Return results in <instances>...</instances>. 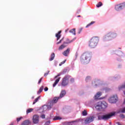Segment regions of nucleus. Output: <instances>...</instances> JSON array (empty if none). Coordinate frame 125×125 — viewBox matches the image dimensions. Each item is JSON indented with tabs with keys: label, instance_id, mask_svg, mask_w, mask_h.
I'll return each mask as SVG.
<instances>
[{
	"label": "nucleus",
	"instance_id": "nucleus-1",
	"mask_svg": "<svg viewBox=\"0 0 125 125\" xmlns=\"http://www.w3.org/2000/svg\"><path fill=\"white\" fill-rule=\"evenodd\" d=\"M118 37V33L115 31L107 32L103 38V42H110Z\"/></svg>",
	"mask_w": 125,
	"mask_h": 125
},
{
	"label": "nucleus",
	"instance_id": "nucleus-2",
	"mask_svg": "<svg viewBox=\"0 0 125 125\" xmlns=\"http://www.w3.org/2000/svg\"><path fill=\"white\" fill-rule=\"evenodd\" d=\"M91 58V52H85L81 57V61L83 64H88Z\"/></svg>",
	"mask_w": 125,
	"mask_h": 125
},
{
	"label": "nucleus",
	"instance_id": "nucleus-3",
	"mask_svg": "<svg viewBox=\"0 0 125 125\" xmlns=\"http://www.w3.org/2000/svg\"><path fill=\"white\" fill-rule=\"evenodd\" d=\"M99 42V37L97 36L93 37L90 39L88 42V46L90 48H94L97 46Z\"/></svg>",
	"mask_w": 125,
	"mask_h": 125
},
{
	"label": "nucleus",
	"instance_id": "nucleus-4",
	"mask_svg": "<svg viewBox=\"0 0 125 125\" xmlns=\"http://www.w3.org/2000/svg\"><path fill=\"white\" fill-rule=\"evenodd\" d=\"M108 107V104L105 102H99L96 104L95 108L98 111H103Z\"/></svg>",
	"mask_w": 125,
	"mask_h": 125
},
{
	"label": "nucleus",
	"instance_id": "nucleus-5",
	"mask_svg": "<svg viewBox=\"0 0 125 125\" xmlns=\"http://www.w3.org/2000/svg\"><path fill=\"white\" fill-rule=\"evenodd\" d=\"M92 85L94 88H96L104 86V85H105V83L100 80H96L92 83Z\"/></svg>",
	"mask_w": 125,
	"mask_h": 125
},
{
	"label": "nucleus",
	"instance_id": "nucleus-6",
	"mask_svg": "<svg viewBox=\"0 0 125 125\" xmlns=\"http://www.w3.org/2000/svg\"><path fill=\"white\" fill-rule=\"evenodd\" d=\"M115 112L111 113L109 114H106L104 115H99L98 116V119L99 120H104V121H106V120H108V119H110L111 117H113V116H115Z\"/></svg>",
	"mask_w": 125,
	"mask_h": 125
},
{
	"label": "nucleus",
	"instance_id": "nucleus-7",
	"mask_svg": "<svg viewBox=\"0 0 125 125\" xmlns=\"http://www.w3.org/2000/svg\"><path fill=\"white\" fill-rule=\"evenodd\" d=\"M69 80H70V76H64L62 80V86H67L69 84Z\"/></svg>",
	"mask_w": 125,
	"mask_h": 125
},
{
	"label": "nucleus",
	"instance_id": "nucleus-8",
	"mask_svg": "<svg viewBox=\"0 0 125 125\" xmlns=\"http://www.w3.org/2000/svg\"><path fill=\"white\" fill-rule=\"evenodd\" d=\"M125 8V2L115 5L114 9L116 11H121Z\"/></svg>",
	"mask_w": 125,
	"mask_h": 125
},
{
	"label": "nucleus",
	"instance_id": "nucleus-9",
	"mask_svg": "<svg viewBox=\"0 0 125 125\" xmlns=\"http://www.w3.org/2000/svg\"><path fill=\"white\" fill-rule=\"evenodd\" d=\"M118 96L115 94L111 96L108 99V101L109 103H111L112 104L116 103L118 101Z\"/></svg>",
	"mask_w": 125,
	"mask_h": 125
},
{
	"label": "nucleus",
	"instance_id": "nucleus-10",
	"mask_svg": "<svg viewBox=\"0 0 125 125\" xmlns=\"http://www.w3.org/2000/svg\"><path fill=\"white\" fill-rule=\"evenodd\" d=\"M93 120H94V117L93 116H90L89 117H87L86 119H84V124L85 125L87 124H90L92 122H93Z\"/></svg>",
	"mask_w": 125,
	"mask_h": 125
},
{
	"label": "nucleus",
	"instance_id": "nucleus-11",
	"mask_svg": "<svg viewBox=\"0 0 125 125\" xmlns=\"http://www.w3.org/2000/svg\"><path fill=\"white\" fill-rule=\"evenodd\" d=\"M111 54L112 55L116 54V55H118V56H119L120 57H122V56H123L124 55V53H123L120 50L112 51Z\"/></svg>",
	"mask_w": 125,
	"mask_h": 125
},
{
	"label": "nucleus",
	"instance_id": "nucleus-12",
	"mask_svg": "<svg viewBox=\"0 0 125 125\" xmlns=\"http://www.w3.org/2000/svg\"><path fill=\"white\" fill-rule=\"evenodd\" d=\"M102 95V92L98 91L97 92L94 96V99L95 100H100V99H102L100 98V96Z\"/></svg>",
	"mask_w": 125,
	"mask_h": 125
},
{
	"label": "nucleus",
	"instance_id": "nucleus-13",
	"mask_svg": "<svg viewBox=\"0 0 125 125\" xmlns=\"http://www.w3.org/2000/svg\"><path fill=\"white\" fill-rule=\"evenodd\" d=\"M51 109V106L44 105L41 108V110H43L42 112H45V111H48Z\"/></svg>",
	"mask_w": 125,
	"mask_h": 125
},
{
	"label": "nucleus",
	"instance_id": "nucleus-14",
	"mask_svg": "<svg viewBox=\"0 0 125 125\" xmlns=\"http://www.w3.org/2000/svg\"><path fill=\"white\" fill-rule=\"evenodd\" d=\"M39 115H35L33 117V122L34 124H39Z\"/></svg>",
	"mask_w": 125,
	"mask_h": 125
},
{
	"label": "nucleus",
	"instance_id": "nucleus-15",
	"mask_svg": "<svg viewBox=\"0 0 125 125\" xmlns=\"http://www.w3.org/2000/svg\"><path fill=\"white\" fill-rule=\"evenodd\" d=\"M70 48H68L66 50H65L63 53L62 54L63 55H64V56H68V55L69 54V53H70Z\"/></svg>",
	"mask_w": 125,
	"mask_h": 125
},
{
	"label": "nucleus",
	"instance_id": "nucleus-16",
	"mask_svg": "<svg viewBox=\"0 0 125 125\" xmlns=\"http://www.w3.org/2000/svg\"><path fill=\"white\" fill-rule=\"evenodd\" d=\"M67 72V69H64L62 72H60L59 74H58L55 77V79H57L58 77H60L61 75H64V74L66 73Z\"/></svg>",
	"mask_w": 125,
	"mask_h": 125
},
{
	"label": "nucleus",
	"instance_id": "nucleus-17",
	"mask_svg": "<svg viewBox=\"0 0 125 125\" xmlns=\"http://www.w3.org/2000/svg\"><path fill=\"white\" fill-rule=\"evenodd\" d=\"M65 95L66 91L65 90L62 91L59 97L60 99H61V98L64 97V96H65Z\"/></svg>",
	"mask_w": 125,
	"mask_h": 125
},
{
	"label": "nucleus",
	"instance_id": "nucleus-18",
	"mask_svg": "<svg viewBox=\"0 0 125 125\" xmlns=\"http://www.w3.org/2000/svg\"><path fill=\"white\" fill-rule=\"evenodd\" d=\"M59 99H60V98H59V97H55L53 99L52 102V103H57V102L58 101V100H59Z\"/></svg>",
	"mask_w": 125,
	"mask_h": 125
},
{
	"label": "nucleus",
	"instance_id": "nucleus-19",
	"mask_svg": "<svg viewBox=\"0 0 125 125\" xmlns=\"http://www.w3.org/2000/svg\"><path fill=\"white\" fill-rule=\"evenodd\" d=\"M62 31H60L58 32L57 34H56V37L57 38V41H58L60 38H61V35H60L62 33Z\"/></svg>",
	"mask_w": 125,
	"mask_h": 125
},
{
	"label": "nucleus",
	"instance_id": "nucleus-20",
	"mask_svg": "<svg viewBox=\"0 0 125 125\" xmlns=\"http://www.w3.org/2000/svg\"><path fill=\"white\" fill-rule=\"evenodd\" d=\"M75 41V39H72L71 41H70L68 39H66V42H64V44H66L67 43H71V42H73Z\"/></svg>",
	"mask_w": 125,
	"mask_h": 125
},
{
	"label": "nucleus",
	"instance_id": "nucleus-21",
	"mask_svg": "<svg viewBox=\"0 0 125 125\" xmlns=\"http://www.w3.org/2000/svg\"><path fill=\"white\" fill-rule=\"evenodd\" d=\"M66 47V45L65 44H64V42L59 47V50H62V49H64Z\"/></svg>",
	"mask_w": 125,
	"mask_h": 125
},
{
	"label": "nucleus",
	"instance_id": "nucleus-22",
	"mask_svg": "<svg viewBox=\"0 0 125 125\" xmlns=\"http://www.w3.org/2000/svg\"><path fill=\"white\" fill-rule=\"evenodd\" d=\"M61 78H58L55 82L53 84V87H55V86H56V84L59 83V81H60Z\"/></svg>",
	"mask_w": 125,
	"mask_h": 125
},
{
	"label": "nucleus",
	"instance_id": "nucleus-23",
	"mask_svg": "<svg viewBox=\"0 0 125 125\" xmlns=\"http://www.w3.org/2000/svg\"><path fill=\"white\" fill-rule=\"evenodd\" d=\"M69 33H71V34H72L73 35H74V36H75V35H76V29L73 28L72 29H71L69 31Z\"/></svg>",
	"mask_w": 125,
	"mask_h": 125
},
{
	"label": "nucleus",
	"instance_id": "nucleus-24",
	"mask_svg": "<svg viewBox=\"0 0 125 125\" xmlns=\"http://www.w3.org/2000/svg\"><path fill=\"white\" fill-rule=\"evenodd\" d=\"M53 121H57V120H62V118H61L60 116H55L54 118H53Z\"/></svg>",
	"mask_w": 125,
	"mask_h": 125
},
{
	"label": "nucleus",
	"instance_id": "nucleus-25",
	"mask_svg": "<svg viewBox=\"0 0 125 125\" xmlns=\"http://www.w3.org/2000/svg\"><path fill=\"white\" fill-rule=\"evenodd\" d=\"M29 122L28 120L24 121L21 124V125H29Z\"/></svg>",
	"mask_w": 125,
	"mask_h": 125
},
{
	"label": "nucleus",
	"instance_id": "nucleus-26",
	"mask_svg": "<svg viewBox=\"0 0 125 125\" xmlns=\"http://www.w3.org/2000/svg\"><path fill=\"white\" fill-rule=\"evenodd\" d=\"M55 57V54L54 53H52L51 55V58L50 59V61H52L54 58Z\"/></svg>",
	"mask_w": 125,
	"mask_h": 125
},
{
	"label": "nucleus",
	"instance_id": "nucleus-27",
	"mask_svg": "<svg viewBox=\"0 0 125 125\" xmlns=\"http://www.w3.org/2000/svg\"><path fill=\"white\" fill-rule=\"evenodd\" d=\"M119 79H121V76H120V75H117L113 77L112 80H119Z\"/></svg>",
	"mask_w": 125,
	"mask_h": 125
},
{
	"label": "nucleus",
	"instance_id": "nucleus-28",
	"mask_svg": "<svg viewBox=\"0 0 125 125\" xmlns=\"http://www.w3.org/2000/svg\"><path fill=\"white\" fill-rule=\"evenodd\" d=\"M94 23H95V22H94V21L91 22L90 23L88 24L86 26V28H88V27H90V26H91V25H93V24H94Z\"/></svg>",
	"mask_w": 125,
	"mask_h": 125
},
{
	"label": "nucleus",
	"instance_id": "nucleus-29",
	"mask_svg": "<svg viewBox=\"0 0 125 125\" xmlns=\"http://www.w3.org/2000/svg\"><path fill=\"white\" fill-rule=\"evenodd\" d=\"M118 113H125V107L119 110Z\"/></svg>",
	"mask_w": 125,
	"mask_h": 125
},
{
	"label": "nucleus",
	"instance_id": "nucleus-30",
	"mask_svg": "<svg viewBox=\"0 0 125 125\" xmlns=\"http://www.w3.org/2000/svg\"><path fill=\"white\" fill-rule=\"evenodd\" d=\"M90 80H91V77H90V76H86V78H85V81L86 82H89V81H90Z\"/></svg>",
	"mask_w": 125,
	"mask_h": 125
},
{
	"label": "nucleus",
	"instance_id": "nucleus-31",
	"mask_svg": "<svg viewBox=\"0 0 125 125\" xmlns=\"http://www.w3.org/2000/svg\"><path fill=\"white\" fill-rule=\"evenodd\" d=\"M39 99H40V97H37L35 100H34L33 104L34 105V104H36L38 101H39Z\"/></svg>",
	"mask_w": 125,
	"mask_h": 125
},
{
	"label": "nucleus",
	"instance_id": "nucleus-32",
	"mask_svg": "<svg viewBox=\"0 0 125 125\" xmlns=\"http://www.w3.org/2000/svg\"><path fill=\"white\" fill-rule=\"evenodd\" d=\"M33 108H29L28 109H27L26 113L27 114H29V113H31V112H33Z\"/></svg>",
	"mask_w": 125,
	"mask_h": 125
},
{
	"label": "nucleus",
	"instance_id": "nucleus-33",
	"mask_svg": "<svg viewBox=\"0 0 125 125\" xmlns=\"http://www.w3.org/2000/svg\"><path fill=\"white\" fill-rule=\"evenodd\" d=\"M82 115L83 116H86L87 115V112H86V110H84L82 112Z\"/></svg>",
	"mask_w": 125,
	"mask_h": 125
},
{
	"label": "nucleus",
	"instance_id": "nucleus-34",
	"mask_svg": "<svg viewBox=\"0 0 125 125\" xmlns=\"http://www.w3.org/2000/svg\"><path fill=\"white\" fill-rule=\"evenodd\" d=\"M102 2H99L97 5V7H100L101 6H102Z\"/></svg>",
	"mask_w": 125,
	"mask_h": 125
},
{
	"label": "nucleus",
	"instance_id": "nucleus-35",
	"mask_svg": "<svg viewBox=\"0 0 125 125\" xmlns=\"http://www.w3.org/2000/svg\"><path fill=\"white\" fill-rule=\"evenodd\" d=\"M104 89H105L106 92H108V91H111V88H105Z\"/></svg>",
	"mask_w": 125,
	"mask_h": 125
},
{
	"label": "nucleus",
	"instance_id": "nucleus-36",
	"mask_svg": "<svg viewBox=\"0 0 125 125\" xmlns=\"http://www.w3.org/2000/svg\"><path fill=\"white\" fill-rule=\"evenodd\" d=\"M65 62H66V60L63 61L62 62H61L59 64V66H62V65H63V64L65 63Z\"/></svg>",
	"mask_w": 125,
	"mask_h": 125
},
{
	"label": "nucleus",
	"instance_id": "nucleus-37",
	"mask_svg": "<svg viewBox=\"0 0 125 125\" xmlns=\"http://www.w3.org/2000/svg\"><path fill=\"white\" fill-rule=\"evenodd\" d=\"M22 119H23V117L18 118H17V122H20V121H21V120H22Z\"/></svg>",
	"mask_w": 125,
	"mask_h": 125
},
{
	"label": "nucleus",
	"instance_id": "nucleus-38",
	"mask_svg": "<svg viewBox=\"0 0 125 125\" xmlns=\"http://www.w3.org/2000/svg\"><path fill=\"white\" fill-rule=\"evenodd\" d=\"M50 125V121H48L45 123V125Z\"/></svg>",
	"mask_w": 125,
	"mask_h": 125
},
{
	"label": "nucleus",
	"instance_id": "nucleus-39",
	"mask_svg": "<svg viewBox=\"0 0 125 125\" xmlns=\"http://www.w3.org/2000/svg\"><path fill=\"white\" fill-rule=\"evenodd\" d=\"M62 41H63V39H61L59 42H57V44H59L60 43H61Z\"/></svg>",
	"mask_w": 125,
	"mask_h": 125
},
{
	"label": "nucleus",
	"instance_id": "nucleus-40",
	"mask_svg": "<svg viewBox=\"0 0 125 125\" xmlns=\"http://www.w3.org/2000/svg\"><path fill=\"white\" fill-rule=\"evenodd\" d=\"M48 74H49V71H48V72L47 73H45L44 75V77H46V76H47V75H48Z\"/></svg>",
	"mask_w": 125,
	"mask_h": 125
},
{
	"label": "nucleus",
	"instance_id": "nucleus-41",
	"mask_svg": "<svg viewBox=\"0 0 125 125\" xmlns=\"http://www.w3.org/2000/svg\"><path fill=\"white\" fill-rule=\"evenodd\" d=\"M120 118H121L122 119H124V118H125V115L121 114L120 115Z\"/></svg>",
	"mask_w": 125,
	"mask_h": 125
},
{
	"label": "nucleus",
	"instance_id": "nucleus-42",
	"mask_svg": "<svg viewBox=\"0 0 125 125\" xmlns=\"http://www.w3.org/2000/svg\"><path fill=\"white\" fill-rule=\"evenodd\" d=\"M82 31H83V28H81L79 29V32H78V34H81V32H82Z\"/></svg>",
	"mask_w": 125,
	"mask_h": 125
},
{
	"label": "nucleus",
	"instance_id": "nucleus-43",
	"mask_svg": "<svg viewBox=\"0 0 125 125\" xmlns=\"http://www.w3.org/2000/svg\"><path fill=\"white\" fill-rule=\"evenodd\" d=\"M41 118H42V119H44L45 118V115L44 114H42L41 115Z\"/></svg>",
	"mask_w": 125,
	"mask_h": 125
},
{
	"label": "nucleus",
	"instance_id": "nucleus-44",
	"mask_svg": "<svg viewBox=\"0 0 125 125\" xmlns=\"http://www.w3.org/2000/svg\"><path fill=\"white\" fill-rule=\"evenodd\" d=\"M74 81H75V79H74V78H71V79H70V82H71V83H74Z\"/></svg>",
	"mask_w": 125,
	"mask_h": 125
},
{
	"label": "nucleus",
	"instance_id": "nucleus-45",
	"mask_svg": "<svg viewBox=\"0 0 125 125\" xmlns=\"http://www.w3.org/2000/svg\"><path fill=\"white\" fill-rule=\"evenodd\" d=\"M40 90L42 91V90H43V86H42L40 88Z\"/></svg>",
	"mask_w": 125,
	"mask_h": 125
},
{
	"label": "nucleus",
	"instance_id": "nucleus-46",
	"mask_svg": "<svg viewBox=\"0 0 125 125\" xmlns=\"http://www.w3.org/2000/svg\"><path fill=\"white\" fill-rule=\"evenodd\" d=\"M42 91L39 89V90L38 92V94H40V93H41L42 92Z\"/></svg>",
	"mask_w": 125,
	"mask_h": 125
},
{
	"label": "nucleus",
	"instance_id": "nucleus-47",
	"mask_svg": "<svg viewBox=\"0 0 125 125\" xmlns=\"http://www.w3.org/2000/svg\"><path fill=\"white\" fill-rule=\"evenodd\" d=\"M47 90H48V88H47V87H46L44 88V91H47Z\"/></svg>",
	"mask_w": 125,
	"mask_h": 125
},
{
	"label": "nucleus",
	"instance_id": "nucleus-48",
	"mask_svg": "<svg viewBox=\"0 0 125 125\" xmlns=\"http://www.w3.org/2000/svg\"><path fill=\"white\" fill-rule=\"evenodd\" d=\"M42 78L40 79V81L38 82V83H41V82H42Z\"/></svg>",
	"mask_w": 125,
	"mask_h": 125
},
{
	"label": "nucleus",
	"instance_id": "nucleus-49",
	"mask_svg": "<svg viewBox=\"0 0 125 125\" xmlns=\"http://www.w3.org/2000/svg\"><path fill=\"white\" fill-rule=\"evenodd\" d=\"M76 57H78V53H76Z\"/></svg>",
	"mask_w": 125,
	"mask_h": 125
},
{
	"label": "nucleus",
	"instance_id": "nucleus-50",
	"mask_svg": "<svg viewBox=\"0 0 125 125\" xmlns=\"http://www.w3.org/2000/svg\"><path fill=\"white\" fill-rule=\"evenodd\" d=\"M68 29L66 30L65 31V33H67V31H68Z\"/></svg>",
	"mask_w": 125,
	"mask_h": 125
},
{
	"label": "nucleus",
	"instance_id": "nucleus-51",
	"mask_svg": "<svg viewBox=\"0 0 125 125\" xmlns=\"http://www.w3.org/2000/svg\"><path fill=\"white\" fill-rule=\"evenodd\" d=\"M10 125H13V124L11 123Z\"/></svg>",
	"mask_w": 125,
	"mask_h": 125
},
{
	"label": "nucleus",
	"instance_id": "nucleus-52",
	"mask_svg": "<svg viewBox=\"0 0 125 125\" xmlns=\"http://www.w3.org/2000/svg\"><path fill=\"white\" fill-rule=\"evenodd\" d=\"M78 17H81V16L79 15V16H78Z\"/></svg>",
	"mask_w": 125,
	"mask_h": 125
},
{
	"label": "nucleus",
	"instance_id": "nucleus-53",
	"mask_svg": "<svg viewBox=\"0 0 125 125\" xmlns=\"http://www.w3.org/2000/svg\"><path fill=\"white\" fill-rule=\"evenodd\" d=\"M118 125H120V123H118Z\"/></svg>",
	"mask_w": 125,
	"mask_h": 125
}]
</instances>
